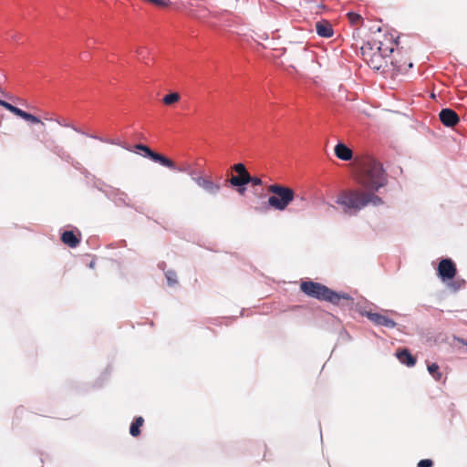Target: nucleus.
I'll return each mask as SVG.
<instances>
[{"label": "nucleus", "instance_id": "obj_1", "mask_svg": "<svg viewBox=\"0 0 467 467\" xmlns=\"http://www.w3.org/2000/svg\"><path fill=\"white\" fill-rule=\"evenodd\" d=\"M336 202L342 207L345 213L356 215L368 204L373 206L383 204V200L373 192L348 189L338 194Z\"/></svg>", "mask_w": 467, "mask_h": 467}, {"label": "nucleus", "instance_id": "obj_2", "mask_svg": "<svg viewBox=\"0 0 467 467\" xmlns=\"http://www.w3.org/2000/svg\"><path fill=\"white\" fill-rule=\"evenodd\" d=\"M357 181L367 192L375 193L387 184L388 177L382 164L369 157L363 161Z\"/></svg>", "mask_w": 467, "mask_h": 467}, {"label": "nucleus", "instance_id": "obj_3", "mask_svg": "<svg viewBox=\"0 0 467 467\" xmlns=\"http://www.w3.org/2000/svg\"><path fill=\"white\" fill-rule=\"evenodd\" d=\"M268 191L273 195L269 196L267 202L263 203L261 207H255V211L265 213L269 208L285 211L293 201H299L303 208L306 206V199L303 196L296 195L294 190L289 187L281 184H271Z\"/></svg>", "mask_w": 467, "mask_h": 467}, {"label": "nucleus", "instance_id": "obj_4", "mask_svg": "<svg viewBox=\"0 0 467 467\" xmlns=\"http://www.w3.org/2000/svg\"><path fill=\"white\" fill-rule=\"evenodd\" d=\"M301 291L306 296L318 300L327 301L333 305H338L341 299L351 300L352 297L348 293H337L328 288L325 285L304 281L300 285Z\"/></svg>", "mask_w": 467, "mask_h": 467}, {"label": "nucleus", "instance_id": "obj_5", "mask_svg": "<svg viewBox=\"0 0 467 467\" xmlns=\"http://www.w3.org/2000/svg\"><path fill=\"white\" fill-rule=\"evenodd\" d=\"M107 198L111 200L118 206H130V198L128 194L118 188L105 185L104 188L98 187Z\"/></svg>", "mask_w": 467, "mask_h": 467}, {"label": "nucleus", "instance_id": "obj_6", "mask_svg": "<svg viewBox=\"0 0 467 467\" xmlns=\"http://www.w3.org/2000/svg\"><path fill=\"white\" fill-rule=\"evenodd\" d=\"M457 274L456 265L451 258H442L437 267V275L442 282L452 280Z\"/></svg>", "mask_w": 467, "mask_h": 467}, {"label": "nucleus", "instance_id": "obj_7", "mask_svg": "<svg viewBox=\"0 0 467 467\" xmlns=\"http://www.w3.org/2000/svg\"><path fill=\"white\" fill-rule=\"evenodd\" d=\"M360 313L376 326H381L388 328H393L397 326V323L393 319L389 318L388 317L381 314L374 313L370 310H364Z\"/></svg>", "mask_w": 467, "mask_h": 467}, {"label": "nucleus", "instance_id": "obj_8", "mask_svg": "<svg viewBox=\"0 0 467 467\" xmlns=\"http://www.w3.org/2000/svg\"><path fill=\"white\" fill-rule=\"evenodd\" d=\"M439 118L441 122L446 127H454L460 121L458 114L450 108L442 109L440 111Z\"/></svg>", "mask_w": 467, "mask_h": 467}, {"label": "nucleus", "instance_id": "obj_9", "mask_svg": "<svg viewBox=\"0 0 467 467\" xmlns=\"http://www.w3.org/2000/svg\"><path fill=\"white\" fill-rule=\"evenodd\" d=\"M193 180L195 181L198 186L202 187L205 192H207L210 194L215 195L221 190L220 184L215 183L209 179L200 176L197 178H193Z\"/></svg>", "mask_w": 467, "mask_h": 467}, {"label": "nucleus", "instance_id": "obj_10", "mask_svg": "<svg viewBox=\"0 0 467 467\" xmlns=\"http://www.w3.org/2000/svg\"><path fill=\"white\" fill-rule=\"evenodd\" d=\"M44 145L50 150L53 153L57 155L62 160L69 162L72 160V157L70 154H68L63 147L56 144V142L53 140H47L46 141H43Z\"/></svg>", "mask_w": 467, "mask_h": 467}, {"label": "nucleus", "instance_id": "obj_11", "mask_svg": "<svg viewBox=\"0 0 467 467\" xmlns=\"http://www.w3.org/2000/svg\"><path fill=\"white\" fill-rule=\"evenodd\" d=\"M150 160L152 161L158 162L161 165H162V166H164L166 168H169L171 170L179 171H183L182 169L177 168V166H176V164H175V162L173 161L170 160L166 156H164L162 154H160L158 152H154V154L152 155Z\"/></svg>", "mask_w": 467, "mask_h": 467}, {"label": "nucleus", "instance_id": "obj_12", "mask_svg": "<svg viewBox=\"0 0 467 467\" xmlns=\"http://www.w3.org/2000/svg\"><path fill=\"white\" fill-rule=\"evenodd\" d=\"M336 156L342 161H350L352 159V150L344 143L338 142L335 147Z\"/></svg>", "mask_w": 467, "mask_h": 467}, {"label": "nucleus", "instance_id": "obj_13", "mask_svg": "<svg viewBox=\"0 0 467 467\" xmlns=\"http://www.w3.org/2000/svg\"><path fill=\"white\" fill-rule=\"evenodd\" d=\"M316 30L319 36L326 38L332 36L334 33L331 25L327 21L317 22L316 24Z\"/></svg>", "mask_w": 467, "mask_h": 467}, {"label": "nucleus", "instance_id": "obj_14", "mask_svg": "<svg viewBox=\"0 0 467 467\" xmlns=\"http://www.w3.org/2000/svg\"><path fill=\"white\" fill-rule=\"evenodd\" d=\"M397 358L400 360V363L408 366L412 367L416 363V358L409 352L408 349H402L396 353Z\"/></svg>", "mask_w": 467, "mask_h": 467}, {"label": "nucleus", "instance_id": "obj_15", "mask_svg": "<svg viewBox=\"0 0 467 467\" xmlns=\"http://www.w3.org/2000/svg\"><path fill=\"white\" fill-rule=\"evenodd\" d=\"M61 240L65 244L75 248L80 242L73 231H65L61 235Z\"/></svg>", "mask_w": 467, "mask_h": 467}, {"label": "nucleus", "instance_id": "obj_16", "mask_svg": "<svg viewBox=\"0 0 467 467\" xmlns=\"http://www.w3.org/2000/svg\"><path fill=\"white\" fill-rule=\"evenodd\" d=\"M144 420L142 417H137L130 427V433L132 437H137L140 433V428L142 426Z\"/></svg>", "mask_w": 467, "mask_h": 467}, {"label": "nucleus", "instance_id": "obj_17", "mask_svg": "<svg viewBox=\"0 0 467 467\" xmlns=\"http://www.w3.org/2000/svg\"><path fill=\"white\" fill-rule=\"evenodd\" d=\"M229 183L233 187L246 186L247 185V176L233 175L229 179Z\"/></svg>", "mask_w": 467, "mask_h": 467}, {"label": "nucleus", "instance_id": "obj_18", "mask_svg": "<svg viewBox=\"0 0 467 467\" xmlns=\"http://www.w3.org/2000/svg\"><path fill=\"white\" fill-rule=\"evenodd\" d=\"M88 137L91 138V139H94V140H98L101 142H104V143H109V144H113V145H119V146H121L123 147L124 149L128 150H131L130 148L127 147V146H124L120 143V141L117 140H109V139H104L100 136H98L96 134H88Z\"/></svg>", "mask_w": 467, "mask_h": 467}, {"label": "nucleus", "instance_id": "obj_19", "mask_svg": "<svg viewBox=\"0 0 467 467\" xmlns=\"http://www.w3.org/2000/svg\"><path fill=\"white\" fill-rule=\"evenodd\" d=\"M428 371L435 380L438 381L441 379V373L439 371V366L436 363L428 365Z\"/></svg>", "mask_w": 467, "mask_h": 467}, {"label": "nucleus", "instance_id": "obj_20", "mask_svg": "<svg viewBox=\"0 0 467 467\" xmlns=\"http://www.w3.org/2000/svg\"><path fill=\"white\" fill-rule=\"evenodd\" d=\"M180 99V95L176 92H171L167 95H165L162 99V101L166 105H171L175 102H177Z\"/></svg>", "mask_w": 467, "mask_h": 467}, {"label": "nucleus", "instance_id": "obj_21", "mask_svg": "<svg viewBox=\"0 0 467 467\" xmlns=\"http://www.w3.org/2000/svg\"><path fill=\"white\" fill-rule=\"evenodd\" d=\"M232 169H233V171H234L237 173V175H240V176L249 175L247 169L245 168L244 164L242 162L234 164Z\"/></svg>", "mask_w": 467, "mask_h": 467}, {"label": "nucleus", "instance_id": "obj_22", "mask_svg": "<svg viewBox=\"0 0 467 467\" xmlns=\"http://www.w3.org/2000/svg\"><path fill=\"white\" fill-rule=\"evenodd\" d=\"M135 148L138 150H141L144 152V157L146 158H149L150 160V158L152 157V155L154 154L155 151L151 150L147 145L145 144H137L135 146Z\"/></svg>", "mask_w": 467, "mask_h": 467}, {"label": "nucleus", "instance_id": "obj_23", "mask_svg": "<svg viewBox=\"0 0 467 467\" xmlns=\"http://www.w3.org/2000/svg\"><path fill=\"white\" fill-rule=\"evenodd\" d=\"M165 277L167 279V283L169 285H174L177 284V275L172 270H168L165 272Z\"/></svg>", "mask_w": 467, "mask_h": 467}, {"label": "nucleus", "instance_id": "obj_24", "mask_svg": "<svg viewBox=\"0 0 467 467\" xmlns=\"http://www.w3.org/2000/svg\"><path fill=\"white\" fill-rule=\"evenodd\" d=\"M56 121L57 122L58 125H60L62 127L71 128L76 132L83 134L85 136H88V133H86L85 131H83L80 129L77 128L76 126L70 124L69 122H67V121L62 120V119H57Z\"/></svg>", "mask_w": 467, "mask_h": 467}, {"label": "nucleus", "instance_id": "obj_25", "mask_svg": "<svg viewBox=\"0 0 467 467\" xmlns=\"http://www.w3.org/2000/svg\"><path fill=\"white\" fill-rule=\"evenodd\" d=\"M464 283V280L451 281V283H448V287L456 292L463 286Z\"/></svg>", "mask_w": 467, "mask_h": 467}, {"label": "nucleus", "instance_id": "obj_26", "mask_svg": "<svg viewBox=\"0 0 467 467\" xmlns=\"http://www.w3.org/2000/svg\"><path fill=\"white\" fill-rule=\"evenodd\" d=\"M25 120H26V121H30V122H32V123H40V124H41V126L45 127V124L40 120V119H39V118H37L36 116L32 115V114H30V113H27V115H26V117Z\"/></svg>", "mask_w": 467, "mask_h": 467}, {"label": "nucleus", "instance_id": "obj_27", "mask_svg": "<svg viewBox=\"0 0 467 467\" xmlns=\"http://www.w3.org/2000/svg\"><path fill=\"white\" fill-rule=\"evenodd\" d=\"M252 183L253 185L259 186L262 184V180L258 177L247 175V184Z\"/></svg>", "mask_w": 467, "mask_h": 467}, {"label": "nucleus", "instance_id": "obj_28", "mask_svg": "<svg viewBox=\"0 0 467 467\" xmlns=\"http://www.w3.org/2000/svg\"><path fill=\"white\" fill-rule=\"evenodd\" d=\"M0 106L4 107L5 109H6L7 110H9L10 112L14 113L16 107L12 105L11 103L5 101V100H3L0 99Z\"/></svg>", "mask_w": 467, "mask_h": 467}, {"label": "nucleus", "instance_id": "obj_29", "mask_svg": "<svg viewBox=\"0 0 467 467\" xmlns=\"http://www.w3.org/2000/svg\"><path fill=\"white\" fill-rule=\"evenodd\" d=\"M433 462L430 459L420 460L417 467H432Z\"/></svg>", "mask_w": 467, "mask_h": 467}, {"label": "nucleus", "instance_id": "obj_30", "mask_svg": "<svg viewBox=\"0 0 467 467\" xmlns=\"http://www.w3.org/2000/svg\"><path fill=\"white\" fill-rule=\"evenodd\" d=\"M28 112L19 109L16 107L14 114L20 117L21 119H25Z\"/></svg>", "mask_w": 467, "mask_h": 467}, {"label": "nucleus", "instance_id": "obj_31", "mask_svg": "<svg viewBox=\"0 0 467 467\" xmlns=\"http://www.w3.org/2000/svg\"><path fill=\"white\" fill-rule=\"evenodd\" d=\"M28 112L19 109L16 107L14 114L20 117L21 119H25Z\"/></svg>", "mask_w": 467, "mask_h": 467}, {"label": "nucleus", "instance_id": "obj_32", "mask_svg": "<svg viewBox=\"0 0 467 467\" xmlns=\"http://www.w3.org/2000/svg\"><path fill=\"white\" fill-rule=\"evenodd\" d=\"M28 112L19 109L16 107L14 114L20 117L21 119H25Z\"/></svg>", "mask_w": 467, "mask_h": 467}, {"label": "nucleus", "instance_id": "obj_33", "mask_svg": "<svg viewBox=\"0 0 467 467\" xmlns=\"http://www.w3.org/2000/svg\"><path fill=\"white\" fill-rule=\"evenodd\" d=\"M377 49H378V54H377V53H375V54H374V57H376V56H379V57H385V56H387L386 50H383V49H382L381 45H379V46L377 47Z\"/></svg>", "mask_w": 467, "mask_h": 467}, {"label": "nucleus", "instance_id": "obj_34", "mask_svg": "<svg viewBox=\"0 0 467 467\" xmlns=\"http://www.w3.org/2000/svg\"><path fill=\"white\" fill-rule=\"evenodd\" d=\"M137 54H138V57L140 59H144V56H145V49L144 48H140L137 50Z\"/></svg>", "mask_w": 467, "mask_h": 467}, {"label": "nucleus", "instance_id": "obj_35", "mask_svg": "<svg viewBox=\"0 0 467 467\" xmlns=\"http://www.w3.org/2000/svg\"><path fill=\"white\" fill-rule=\"evenodd\" d=\"M453 339L467 347V340L466 339H463V338L456 337V336L453 337Z\"/></svg>", "mask_w": 467, "mask_h": 467}, {"label": "nucleus", "instance_id": "obj_36", "mask_svg": "<svg viewBox=\"0 0 467 467\" xmlns=\"http://www.w3.org/2000/svg\"><path fill=\"white\" fill-rule=\"evenodd\" d=\"M236 190L239 194L244 195L246 191V187L245 186H238V187H236Z\"/></svg>", "mask_w": 467, "mask_h": 467}, {"label": "nucleus", "instance_id": "obj_37", "mask_svg": "<svg viewBox=\"0 0 467 467\" xmlns=\"http://www.w3.org/2000/svg\"><path fill=\"white\" fill-rule=\"evenodd\" d=\"M349 16H350L351 17H354V18H352V20H353V21L358 20V19H359V18H360V16H359V15H358V14L350 13V14H349Z\"/></svg>", "mask_w": 467, "mask_h": 467}, {"label": "nucleus", "instance_id": "obj_38", "mask_svg": "<svg viewBox=\"0 0 467 467\" xmlns=\"http://www.w3.org/2000/svg\"><path fill=\"white\" fill-rule=\"evenodd\" d=\"M159 268L164 270V266H165V263L164 262H161L158 265Z\"/></svg>", "mask_w": 467, "mask_h": 467}, {"label": "nucleus", "instance_id": "obj_39", "mask_svg": "<svg viewBox=\"0 0 467 467\" xmlns=\"http://www.w3.org/2000/svg\"><path fill=\"white\" fill-rule=\"evenodd\" d=\"M88 53H83V54H81V58H82V59H86V58H88Z\"/></svg>", "mask_w": 467, "mask_h": 467}, {"label": "nucleus", "instance_id": "obj_40", "mask_svg": "<svg viewBox=\"0 0 467 467\" xmlns=\"http://www.w3.org/2000/svg\"><path fill=\"white\" fill-rule=\"evenodd\" d=\"M94 265H95V263H94L93 261H92V262H90V264H89V267H91V268H92V267H94Z\"/></svg>", "mask_w": 467, "mask_h": 467}, {"label": "nucleus", "instance_id": "obj_41", "mask_svg": "<svg viewBox=\"0 0 467 467\" xmlns=\"http://www.w3.org/2000/svg\"><path fill=\"white\" fill-rule=\"evenodd\" d=\"M389 53H392L393 52V47H390L389 50Z\"/></svg>", "mask_w": 467, "mask_h": 467}]
</instances>
